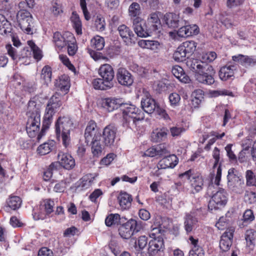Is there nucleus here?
Segmentation results:
<instances>
[{
    "label": "nucleus",
    "instance_id": "1",
    "mask_svg": "<svg viewBox=\"0 0 256 256\" xmlns=\"http://www.w3.org/2000/svg\"><path fill=\"white\" fill-rule=\"evenodd\" d=\"M216 56L215 52H209L202 54L201 60L190 59L187 61L186 64L194 73V78L197 82L207 85L214 84V69L212 66L207 64L213 62Z\"/></svg>",
    "mask_w": 256,
    "mask_h": 256
},
{
    "label": "nucleus",
    "instance_id": "2",
    "mask_svg": "<svg viewBox=\"0 0 256 256\" xmlns=\"http://www.w3.org/2000/svg\"><path fill=\"white\" fill-rule=\"evenodd\" d=\"M123 114V126L132 130L136 128L138 123L144 118L143 111L132 104L124 103L120 107Z\"/></svg>",
    "mask_w": 256,
    "mask_h": 256
},
{
    "label": "nucleus",
    "instance_id": "3",
    "mask_svg": "<svg viewBox=\"0 0 256 256\" xmlns=\"http://www.w3.org/2000/svg\"><path fill=\"white\" fill-rule=\"evenodd\" d=\"M55 127L57 138L61 136L63 145L66 148L68 147L70 143V132L74 128L72 120L68 116L59 117Z\"/></svg>",
    "mask_w": 256,
    "mask_h": 256
},
{
    "label": "nucleus",
    "instance_id": "4",
    "mask_svg": "<svg viewBox=\"0 0 256 256\" xmlns=\"http://www.w3.org/2000/svg\"><path fill=\"white\" fill-rule=\"evenodd\" d=\"M62 96L58 93L54 94L50 99L45 110L44 123L49 125L52 120L53 116L62 104Z\"/></svg>",
    "mask_w": 256,
    "mask_h": 256
},
{
    "label": "nucleus",
    "instance_id": "5",
    "mask_svg": "<svg viewBox=\"0 0 256 256\" xmlns=\"http://www.w3.org/2000/svg\"><path fill=\"white\" fill-rule=\"evenodd\" d=\"M142 228L140 222L131 218L118 228V234L124 239H128Z\"/></svg>",
    "mask_w": 256,
    "mask_h": 256
},
{
    "label": "nucleus",
    "instance_id": "6",
    "mask_svg": "<svg viewBox=\"0 0 256 256\" xmlns=\"http://www.w3.org/2000/svg\"><path fill=\"white\" fill-rule=\"evenodd\" d=\"M16 20L20 29L27 34H32L33 18L26 10H20L17 13Z\"/></svg>",
    "mask_w": 256,
    "mask_h": 256
},
{
    "label": "nucleus",
    "instance_id": "7",
    "mask_svg": "<svg viewBox=\"0 0 256 256\" xmlns=\"http://www.w3.org/2000/svg\"><path fill=\"white\" fill-rule=\"evenodd\" d=\"M40 125V118H28L26 126V130L30 138H34L36 136V140L39 141L45 134L46 129L42 127L38 133Z\"/></svg>",
    "mask_w": 256,
    "mask_h": 256
},
{
    "label": "nucleus",
    "instance_id": "8",
    "mask_svg": "<svg viewBox=\"0 0 256 256\" xmlns=\"http://www.w3.org/2000/svg\"><path fill=\"white\" fill-rule=\"evenodd\" d=\"M220 152L219 149L216 147L212 152V157L214 160L212 166L213 173L210 174L211 180L216 185L219 186L222 178V164L220 162Z\"/></svg>",
    "mask_w": 256,
    "mask_h": 256
},
{
    "label": "nucleus",
    "instance_id": "9",
    "mask_svg": "<svg viewBox=\"0 0 256 256\" xmlns=\"http://www.w3.org/2000/svg\"><path fill=\"white\" fill-rule=\"evenodd\" d=\"M192 170H188L179 175L180 178H186L190 180V186L192 188V192L194 194L202 190L204 186V180L199 174L192 176Z\"/></svg>",
    "mask_w": 256,
    "mask_h": 256
},
{
    "label": "nucleus",
    "instance_id": "10",
    "mask_svg": "<svg viewBox=\"0 0 256 256\" xmlns=\"http://www.w3.org/2000/svg\"><path fill=\"white\" fill-rule=\"evenodd\" d=\"M228 202V194L226 190L220 188L212 197L208 204V208L212 210L224 207Z\"/></svg>",
    "mask_w": 256,
    "mask_h": 256
},
{
    "label": "nucleus",
    "instance_id": "11",
    "mask_svg": "<svg viewBox=\"0 0 256 256\" xmlns=\"http://www.w3.org/2000/svg\"><path fill=\"white\" fill-rule=\"evenodd\" d=\"M54 203L52 200H46L44 201V204L40 206L41 210H44V212L39 211L38 208H34L33 210L32 216L34 220H44L46 214H48L53 212V208Z\"/></svg>",
    "mask_w": 256,
    "mask_h": 256
},
{
    "label": "nucleus",
    "instance_id": "12",
    "mask_svg": "<svg viewBox=\"0 0 256 256\" xmlns=\"http://www.w3.org/2000/svg\"><path fill=\"white\" fill-rule=\"evenodd\" d=\"M158 106L155 100L152 98L148 92H144V96L141 99V107L144 111L150 114L156 111Z\"/></svg>",
    "mask_w": 256,
    "mask_h": 256
},
{
    "label": "nucleus",
    "instance_id": "13",
    "mask_svg": "<svg viewBox=\"0 0 256 256\" xmlns=\"http://www.w3.org/2000/svg\"><path fill=\"white\" fill-rule=\"evenodd\" d=\"M86 142L88 144L95 140H100L101 134L98 131L96 124L94 121H90L87 126L84 132Z\"/></svg>",
    "mask_w": 256,
    "mask_h": 256
},
{
    "label": "nucleus",
    "instance_id": "14",
    "mask_svg": "<svg viewBox=\"0 0 256 256\" xmlns=\"http://www.w3.org/2000/svg\"><path fill=\"white\" fill-rule=\"evenodd\" d=\"M116 78L119 84L130 87L134 82V78L130 72L124 68H119L116 72Z\"/></svg>",
    "mask_w": 256,
    "mask_h": 256
},
{
    "label": "nucleus",
    "instance_id": "15",
    "mask_svg": "<svg viewBox=\"0 0 256 256\" xmlns=\"http://www.w3.org/2000/svg\"><path fill=\"white\" fill-rule=\"evenodd\" d=\"M122 99L116 97H110L102 98L99 101V104L102 108L108 112L121 107Z\"/></svg>",
    "mask_w": 256,
    "mask_h": 256
},
{
    "label": "nucleus",
    "instance_id": "16",
    "mask_svg": "<svg viewBox=\"0 0 256 256\" xmlns=\"http://www.w3.org/2000/svg\"><path fill=\"white\" fill-rule=\"evenodd\" d=\"M242 178L241 174L237 170L234 168H230L227 176L228 188L233 189L240 186L244 183Z\"/></svg>",
    "mask_w": 256,
    "mask_h": 256
},
{
    "label": "nucleus",
    "instance_id": "17",
    "mask_svg": "<svg viewBox=\"0 0 256 256\" xmlns=\"http://www.w3.org/2000/svg\"><path fill=\"white\" fill-rule=\"evenodd\" d=\"M178 163V160L176 156L174 154H170L165 156L160 160L158 164V170L155 172L154 174L158 176L160 172V169H166L168 168H174Z\"/></svg>",
    "mask_w": 256,
    "mask_h": 256
},
{
    "label": "nucleus",
    "instance_id": "18",
    "mask_svg": "<svg viewBox=\"0 0 256 256\" xmlns=\"http://www.w3.org/2000/svg\"><path fill=\"white\" fill-rule=\"evenodd\" d=\"M142 18H138L132 22L134 32L140 37H146L150 36L154 32L153 30H151L147 24L142 25Z\"/></svg>",
    "mask_w": 256,
    "mask_h": 256
},
{
    "label": "nucleus",
    "instance_id": "19",
    "mask_svg": "<svg viewBox=\"0 0 256 256\" xmlns=\"http://www.w3.org/2000/svg\"><path fill=\"white\" fill-rule=\"evenodd\" d=\"M164 245L162 236H158L156 238L152 239L149 242L148 251L150 255L158 254L160 255L163 252Z\"/></svg>",
    "mask_w": 256,
    "mask_h": 256
},
{
    "label": "nucleus",
    "instance_id": "20",
    "mask_svg": "<svg viewBox=\"0 0 256 256\" xmlns=\"http://www.w3.org/2000/svg\"><path fill=\"white\" fill-rule=\"evenodd\" d=\"M116 132V128L112 125H108L104 128L102 137L106 146H111L114 144Z\"/></svg>",
    "mask_w": 256,
    "mask_h": 256
},
{
    "label": "nucleus",
    "instance_id": "21",
    "mask_svg": "<svg viewBox=\"0 0 256 256\" xmlns=\"http://www.w3.org/2000/svg\"><path fill=\"white\" fill-rule=\"evenodd\" d=\"M58 160L56 162L58 166L60 165L65 169L70 170L75 166V160L69 154L60 152L58 155Z\"/></svg>",
    "mask_w": 256,
    "mask_h": 256
},
{
    "label": "nucleus",
    "instance_id": "22",
    "mask_svg": "<svg viewBox=\"0 0 256 256\" xmlns=\"http://www.w3.org/2000/svg\"><path fill=\"white\" fill-rule=\"evenodd\" d=\"M234 230L230 228L227 230L221 236L220 242V248L224 252L228 251L230 248L232 244Z\"/></svg>",
    "mask_w": 256,
    "mask_h": 256
},
{
    "label": "nucleus",
    "instance_id": "23",
    "mask_svg": "<svg viewBox=\"0 0 256 256\" xmlns=\"http://www.w3.org/2000/svg\"><path fill=\"white\" fill-rule=\"evenodd\" d=\"M98 74L106 81V83L114 84V71L112 66L109 64H104L98 70Z\"/></svg>",
    "mask_w": 256,
    "mask_h": 256
},
{
    "label": "nucleus",
    "instance_id": "24",
    "mask_svg": "<svg viewBox=\"0 0 256 256\" xmlns=\"http://www.w3.org/2000/svg\"><path fill=\"white\" fill-rule=\"evenodd\" d=\"M118 30L120 36L126 44L128 45L134 42V34L126 26L122 24L118 27Z\"/></svg>",
    "mask_w": 256,
    "mask_h": 256
},
{
    "label": "nucleus",
    "instance_id": "25",
    "mask_svg": "<svg viewBox=\"0 0 256 256\" xmlns=\"http://www.w3.org/2000/svg\"><path fill=\"white\" fill-rule=\"evenodd\" d=\"M132 200V196L126 192H120L118 196L120 208L123 210H128L131 207Z\"/></svg>",
    "mask_w": 256,
    "mask_h": 256
},
{
    "label": "nucleus",
    "instance_id": "26",
    "mask_svg": "<svg viewBox=\"0 0 256 256\" xmlns=\"http://www.w3.org/2000/svg\"><path fill=\"white\" fill-rule=\"evenodd\" d=\"M28 44L30 48L29 50L26 48H24L22 54V58L24 57H28L31 54V52H32L34 57L38 60H40L42 58L41 50L34 44L32 40L28 41Z\"/></svg>",
    "mask_w": 256,
    "mask_h": 256
},
{
    "label": "nucleus",
    "instance_id": "27",
    "mask_svg": "<svg viewBox=\"0 0 256 256\" xmlns=\"http://www.w3.org/2000/svg\"><path fill=\"white\" fill-rule=\"evenodd\" d=\"M164 20L169 28H176L182 25V22L180 20L179 16L174 13L166 14L164 16Z\"/></svg>",
    "mask_w": 256,
    "mask_h": 256
},
{
    "label": "nucleus",
    "instance_id": "28",
    "mask_svg": "<svg viewBox=\"0 0 256 256\" xmlns=\"http://www.w3.org/2000/svg\"><path fill=\"white\" fill-rule=\"evenodd\" d=\"M159 12L151 13L147 20L146 24L154 32L158 30L161 27L160 20L158 16Z\"/></svg>",
    "mask_w": 256,
    "mask_h": 256
},
{
    "label": "nucleus",
    "instance_id": "29",
    "mask_svg": "<svg viewBox=\"0 0 256 256\" xmlns=\"http://www.w3.org/2000/svg\"><path fill=\"white\" fill-rule=\"evenodd\" d=\"M40 104H37L36 102L34 100H30L28 103L26 114L28 118H40Z\"/></svg>",
    "mask_w": 256,
    "mask_h": 256
},
{
    "label": "nucleus",
    "instance_id": "30",
    "mask_svg": "<svg viewBox=\"0 0 256 256\" xmlns=\"http://www.w3.org/2000/svg\"><path fill=\"white\" fill-rule=\"evenodd\" d=\"M172 72L182 82L187 84L190 80L189 76L186 74L183 68L179 66L176 65L174 66L172 69Z\"/></svg>",
    "mask_w": 256,
    "mask_h": 256
},
{
    "label": "nucleus",
    "instance_id": "31",
    "mask_svg": "<svg viewBox=\"0 0 256 256\" xmlns=\"http://www.w3.org/2000/svg\"><path fill=\"white\" fill-rule=\"evenodd\" d=\"M138 45L143 48H147L158 52L160 48V42L156 40H142L138 42Z\"/></svg>",
    "mask_w": 256,
    "mask_h": 256
},
{
    "label": "nucleus",
    "instance_id": "32",
    "mask_svg": "<svg viewBox=\"0 0 256 256\" xmlns=\"http://www.w3.org/2000/svg\"><path fill=\"white\" fill-rule=\"evenodd\" d=\"M21 204L22 200L19 196H11L7 199L4 209L8 212L10 210H14L19 208Z\"/></svg>",
    "mask_w": 256,
    "mask_h": 256
},
{
    "label": "nucleus",
    "instance_id": "33",
    "mask_svg": "<svg viewBox=\"0 0 256 256\" xmlns=\"http://www.w3.org/2000/svg\"><path fill=\"white\" fill-rule=\"evenodd\" d=\"M168 130L166 128H156L151 134V140L154 142H158L166 139Z\"/></svg>",
    "mask_w": 256,
    "mask_h": 256
},
{
    "label": "nucleus",
    "instance_id": "34",
    "mask_svg": "<svg viewBox=\"0 0 256 256\" xmlns=\"http://www.w3.org/2000/svg\"><path fill=\"white\" fill-rule=\"evenodd\" d=\"M78 232V229L74 226L68 228L64 231L63 234L64 240V246L66 248H69L73 244L72 240L70 238L74 236Z\"/></svg>",
    "mask_w": 256,
    "mask_h": 256
},
{
    "label": "nucleus",
    "instance_id": "35",
    "mask_svg": "<svg viewBox=\"0 0 256 256\" xmlns=\"http://www.w3.org/2000/svg\"><path fill=\"white\" fill-rule=\"evenodd\" d=\"M236 66L234 65H226L220 68L219 72V76L222 80H226L234 76Z\"/></svg>",
    "mask_w": 256,
    "mask_h": 256
},
{
    "label": "nucleus",
    "instance_id": "36",
    "mask_svg": "<svg viewBox=\"0 0 256 256\" xmlns=\"http://www.w3.org/2000/svg\"><path fill=\"white\" fill-rule=\"evenodd\" d=\"M198 222L197 218L191 214H186L184 220V228L187 234L192 232Z\"/></svg>",
    "mask_w": 256,
    "mask_h": 256
},
{
    "label": "nucleus",
    "instance_id": "37",
    "mask_svg": "<svg viewBox=\"0 0 256 256\" xmlns=\"http://www.w3.org/2000/svg\"><path fill=\"white\" fill-rule=\"evenodd\" d=\"M56 142L52 140L44 142L38 148V153L42 156L48 154L54 148Z\"/></svg>",
    "mask_w": 256,
    "mask_h": 256
},
{
    "label": "nucleus",
    "instance_id": "38",
    "mask_svg": "<svg viewBox=\"0 0 256 256\" xmlns=\"http://www.w3.org/2000/svg\"><path fill=\"white\" fill-rule=\"evenodd\" d=\"M92 85L94 88L98 90H107L111 88L114 84H110L106 82L102 78H94L92 81Z\"/></svg>",
    "mask_w": 256,
    "mask_h": 256
},
{
    "label": "nucleus",
    "instance_id": "39",
    "mask_svg": "<svg viewBox=\"0 0 256 256\" xmlns=\"http://www.w3.org/2000/svg\"><path fill=\"white\" fill-rule=\"evenodd\" d=\"M52 68L49 66H45L42 68L40 74V80L44 84L48 85L52 80Z\"/></svg>",
    "mask_w": 256,
    "mask_h": 256
},
{
    "label": "nucleus",
    "instance_id": "40",
    "mask_svg": "<svg viewBox=\"0 0 256 256\" xmlns=\"http://www.w3.org/2000/svg\"><path fill=\"white\" fill-rule=\"evenodd\" d=\"M128 13L132 22L136 18H141L140 15L142 11L140 5L137 2H132L129 6Z\"/></svg>",
    "mask_w": 256,
    "mask_h": 256
},
{
    "label": "nucleus",
    "instance_id": "41",
    "mask_svg": "<svg viewBox=\"0 0 256 256\" xmlns=\"http://www.w3.org/2000/svg\"><path fill=\"white\" fill-rule=\"evenodd\" d=\"M232 60L245 66H252L256 63V61L252 58L242 54L233 56Z\"/></svg>",
    "mask_w": 256,
    "mask_h": 256
},
{
    "label": "nucleus",
    "instance_id": "42",
    "mask_svg": "<svg viewBox=\"0 0 256 256\" xmlns=\"http://www.w3.org/2000/svg\"><path fill=\"white\" fill-rule=\"evenodd\" d=\"M56 86L64 94H66L70 88V78L67 76H62L57 82Z\"/></svg>",
    "mask_w": 256,
    "mask_h": 256
},
{
    "label": "nucleus",
    "instance_id": "43",
    "mask_svg": "<svg viewBox=\"0 0 256 256\" xmlns=\"http://www.w3.org/2000/svg\"><path fill=\"white\" fill-rule=\"evenodd\" d=\"M12 30V25L6 18L0 14V34H4L10 33Z\"/></svg>",
    "mask_w": 256,
    "mask_h": 256
},
{
    "label": "nucleus",
    "instance_id": "44",
    "mask_svg": "<svg viewBox=\"0 0 256 256\" xmlns=\"http://www.w3.org/2000/svg\"><path fill=\"white\" fill-rule=\"evenodd\" d=\"M164 230L162 229L160 221L154 222L151 227L149 236L152 239L156 238L158 236H162Z\"/></svg>",
    "mask_w": 256,
    "mask_h": 256
},
{
    "label": "nucleus",
    "instance_id": "45",
    "mask_svg": "<svg viewBox=\"0 0 256 256\" xmlns=\"http://www.w3.org/2000/svg\"><path fill=\"white\" fill-rule=\"evenodd\" d=\"M70 20L72 24L73 28H74L76 33L78 35L82 34V22L78 16L75 12H73L70 18Z\"/></svg>",
    "mask_w": 256,
    "mask_h": 256
},
{
    "label": "nucleus",
    "instance_id": "46",
    "mask_svg": "<svg viewBox=\"0 0 256 256\" xmlns=\"http://www.w3.org/2000/svg\"><path fill=\"white\" fill-rule=\"evenodd\" d=\"M92 145V152L94 156L99 157L103 152L104 146L100 144V140H95L90 142Z\"/></svg>",
    "mask_w": 256,
    "mask_h": 256
},
{
    "label": "nucleus",
    "instance_id": "47",
    "mask_svg": "<svg viewBox=\"0 0 256 256\" xmlns=\"http://www.w3.org/2000/svg\"><path fill=\"white\" fill-rule=\"evenodd\" d=\"M120 215L118 214H110L106 217L105 224L108 227L118 225L120 224Z\"/></svg>",
    "mask_w": 256,
    "mask_h": 256
},
{
    "label": "nucleus",
    "instance_id": "48",
    "mask_svg": "<svg viewBox=\"0 0 256 256\" xmlns=\"http://www.w3.org/2000/svg\"><path fill=\"white\" fill-rule=\"evenodd\" d=\"M91 46L98 50H101L104 48L105 42L104 38L99 36H94L91 40Z\"/></svg>",
    "mask_w": 256,
    "mask_h": 256
},
{
    "label": "nucleus",
    "instance_id": "49",
    "mask_svg": "<svg viewBox=\"0 0 256 256\" xmlns=\"http://www.w3.org/2000/svg\"><path fill=\"white\" fill-rule=\"evenodd\" d=\"M196 43L193 40L186 41L180 45L185 50L188 56H191L196 50Z\"/></svg>",
    "mask_w": 256,
    "mask_h": 256
},
{
    "label": "nucleus",
    "instance_id": "50",
    "mask_svg": "<svg viewBox=\"0 0 256 256\" xmlns=\"http://www.w3.org/2000/svg\"><path fill=\"white\" fill-rule=\"evenodd\" d=\"M53 41L56 46L60 48L66 46L68 42L59 32H56L54 34Z\"/></svg>",
    "mask_w": 256,
    "mask_h": 256
},
{
    "label": "nucleus",
    "instance_id": "51",
    "mask_svg": "<svg viewBox=\"0 0 256 256\" xmlns=\"http://www.w3.org/2000/svg\"><path fill=\"white\" fill-rule=\"evenodd\" d=\"M58 162H52L48 168L44 172L43 179L44 181L50 180L52 176V172L58 169Z\"/></svg>",
    "mask_w": 256,
    "mask_h": 256
},
{
    "label": "nucleus",
    "instance_id": "52",
    "mask_svg": "<svg viewBox=\"0 0 256 256\" xmlns=\"http://www.w3.org/2000/svg\"><path fill=\"white\" fill-rule=\"evenodd\" d=\"M188 58V54L181 46H179L173 54V58L176 62H182L186 58Z\"/></svg>",
    "mask_w": 256,
    "mask_h": 256
},
{
    "label": "nucleus",
    "instance_id": "53",
    "mask_svg": "<svg viewBox=\"0 0 256 256\" xmlns=\"http://www.w3.org/2000/svg\"><path fill=\"white\" fill-rule=\"evenodd\" d=\"M246 240L248 244H256V231L252 229L247 230L246 233Z\"/></svg>",
    "mask_w": 256,
    "mask_h": 256
},
{
    "label": "nucleus",
    "instance_id": "54",
    "mask_svg": "<svg viewBox=\"0 0 256 256\" xmlns=\"http://www.w3.org/2000/svg\"><path fill=\"white\" fill-rule=\"evenodd\" d=\"M246 184L248 186H256V177L251 170H247L246 172Z\"/></svg>",
    "mask_w": 256,
    "mask_h": 256
},
{
    "label": "nucleus",
    "instance_id": "55",
    "mask_svg": "<svg viewBox=\"0 0 256 256\" xmlns=\"http://www.w3.org/2000/svg\"><path fill=\"white\" fill-rule=\"evenodd\" d=\"M254 220V216L252 210L248 209L245 210L244 213L242 220L243 222L248 224H250Z\"/></svg>",
    "mask_w": 256,
    "mask_h": 256
},
{
    "label": "nucleus",
    "instance_id": "56",
    "mask_svg": "<svg viewBox=\"0 0 256 256\" xmlns=\"http://www.w3.org/2000/svg\"><path fill=\"white\" fill-rule=\"evenodd\" d=\"M8 54L13 60H17L18 58H21V57L18 54L16 49L12 46L11 44H7L6 46Z\"/></svg>",
    "mask_w": 256,
    "mask_h": 256
},
{
    "label": "nucleus",
    "instance_id": "57",
    "mask_svg": "<svg viewBox=\"0 0 256 256\" xmlns=\"http://www.w3.org/2000/svg\"><path fill=\"white\" fill-rule=\"evenodd\" d=\"M106 22L104 18L100 16H97L95 20V26L98 31L102 32L105 29Z\"/></svg>",
    "mask_w": 256,
    "mask_h": 256
},
{
    "label": "nucleus",
    "instance_id": "58",
    "mask_svg": "<svg viewBox=\"0 0 256 256\" xmlns=\"http://www.w3.org/2000/svg\"><path fill=\"white\" fill-rule=\"evenodd\" d=\"M224 132H222L221 134H218L216 132H212V135L214 136V137L210 138L208 140V143L205 146L204 148L207 150H209L210 148V146L215 142L216 139L222 138L224 136Z\"/></svg>",
    "mask_w": 256,
    "mask_h": 256
},
{
    "label": "nucleus",
    "instance_id": "59",
    "mask_svg": "<svg viewBox=\"0 0 256 256\" xmlns=\"http://www.w3.org/2000/svg\"><path fill=\"white\" fill-rule=\"evenodd\" d=\"M168 98L172 106H176L178 105L180 97L178 94L176 92L172 93L170 94Z\"/></svg>",
    "mask_w": 256,
    "mask_h": 256
},
{
    "label": "nucleus",
    "instance_id": "60",
    "mask_svg": "<svg viewBox=\"0 0 256 256\" xmlns=\"http://www.w3.org/2000/svg\"><path fill=\"white\" fill-rule=\"evenodd\" d=\"M185 132V129L182 126H173L170 128L171 135L173 137L180 136Z\"/></svg>",
    "mask_w": 256,
    "mask_h": 256
},
{
    "label": "nucleus",
    "instance_id": "61",
    "mask_svg": "<svg viewBox=\"0 0 256 256\" xmlns=\"http://www.w3.org/2000/svg\"><path fill=\"white\" fill-rule=\"evenodd\" d=\"M210 94L212 96L217 97L219 96H232V92H229L226 90H212Z\"/></svg>",
    "mask_w": 256,
    "mask_h": 256
},
{
    "label": "nucleus",
    "instance_id": "62",
    "mask_svg": "<svg viewBox=\"0 0 256 256\" xmlns=\"http://www.w3.org/2000/svg\"><path fill=\"white\" fill-rule=\"evenodd\" d=\"M116 156L114 154H109L104 158L100 162V164L108 166L114 160Z\"/></svg>",
    "mask_w": 256,
    "mask_h": 256
},
{
    "label": "nucleus",
    "instance_id": "63",
    "mask_svg": "<svg viewBox=\"0 0 256 256\" xmlns=\"http://www.w3.org/2000/svg\"><path fill=\"white\" fill-rule=\"evenodd\" d=\"M204 252L202 247L192 248L189 252V256H204Z\"/></svg>",
    "mask_w": 256,
    "mask_h": 256
},
{
    "label": "nucleus",
    "instance_id": "64",
    "mask_svg": "<svg viewBox=\"0 0 256 256\" xmlns=\"http://www.w3.org/2000/svg\"><path fill=\"white\" fill-rule=\"evenodd\" d=\"M92 182V181L90 178L85 176L81 179L80 186L83 189H87L91 186Z\"/></svg>",
    "mask_w": 256,
    "mask_h": 256
}]
</instances>
